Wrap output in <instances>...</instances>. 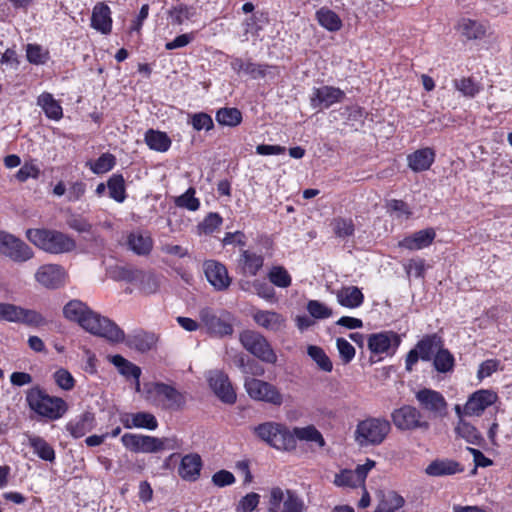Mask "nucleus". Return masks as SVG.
<instances>
[{
    "instance_id": "nucleus-1",
    "label": "nucleus",
    "mask_w": 512,
    "mask_h": 512,
    "mask_svg": "<svg viewBox=\"0 0 512 512\" xmlns=\"http://www.w3.org/2000/svg\"><path fill=\"white\" fill-rule=\"evenodd\" d=\"M64 317L78 323L87 332L105 338L110 343H121L124 331L112 320L93 311L86 303L73 299L63 307Z\"/></svg>"
},
{
    "instance_id": "nucleus-2",
    "label": "nucleus",
    "mask_w": 512,
    "mask_h": 512,
    "mask_svg": "<svg viewBox=\"0 0 512 512\" xmlns=\"http://www.w3.org/2000/svg\"><path fill=\"white\" fill-rule=\"evenodd\" d=\"M26 236L34 245L53 254L70 252L76 246L73 239L58 231L28 229Z\"/></svg>"
},
{
    "instance_id": "nucleus-3",
    "label": "nucleus",
    "mask_w": 512,
    "mask_h": 512,
    "mask_svg": "<svg viewBox=\"0 0 512 512\" xmlns=\"http://www.w3.org/2000/svg\"><path fill=\"white\" fill-rule=\"evenodd\" d=\"M198 317L202 327L213 337L223 338L234 332V318L227 311L218 312L210 307H203L199 310Z\"/></svg>"
},
{
    "instance_id": "nucleus-4",
    "label": "nucleus",
    "mask_w": 512,
    "mask_h": 512,
    "mask_svg": "<svg viewBox=\"0 0 512 512\" xmlns=\"http://www.w3.org/2000/svg\"><path fill=\"white\" fill-rule=\"evenodd\" d=\"M391 430L385 418H367L360 421L355 430V440L360 446L381 444Z\"/></svg>"
},
{
    "instance_id": "nucleus-5",
    "label": "nucleus",
    "mask_w": 512,
    "mask_h": 512,
    "mask_svg": "<svg viewBox=\"0 0 512 512\" xmlns=\"http://www.w3.org/2000/svg\"><path fill=\"white\" fill-rule=\"evenodd\" d=\"M255 434L270 446L288 450L295 447L293 435L283 424L276 422H265L254 428Z\"/></svg>"
},
{
    "instance_id": "nucleus-6",
    "label": "nucleus",
    "mask_w": 512,
    "mask_h": 512,
    "mask_svg": "<svg viewBox=\"0 0 512 512\" xmlns=\"http://www.w3.org/2000/svg\"><path fill=\"white\" fill-rule=\"evenodd\" d=\"M241 345L253 356L264 363L275 364L277 354L268 340L259 332L254 330H243L239 334Z\"/></svg>"
},
{
    "instance_id": "nucleus-7",
    "label": "nucleus",
    "mask_w": 512,
    "mask_h": 512,
    "mask_svg": "<svg viewBox=\"0 0 512 512\" xmlns=\"http://www.w3.org/2000/svg\"><path fill=\"white\" fill-rule=\"evenodd\" d=\"M27 400L36 413L51 420L61 418L67 411V404L63 399L52 397L40 390L31 392Z\"/></svg>"
},
{
    "instance_id": "nucleus-8",
    "label": "nucleus",
    "mask_w": 512,
    "mask_h": 512,
    "mask_svg": "<svg viewBox=\"0 0 512 512\" xmlns=\"http://www.w3.org/2000/svg\"><path fill=\"white\" fill-rule=\"evenodd\" d=\"M268 512H304L305 504L295 491L280 487L270 490Z\"/></svg>"
},
{
    "instance_id": "nucleus-9",
    "label": "nucleus",
    "mask_w": 512,
    "mask_h": 512,
    "mask_svg": "<svg viewBox=\"0 0 512 512\" xmlns=\"http://www.w3.org/2000/svg\"><path fill=\"white\" fill-rule=\"evenodd\" d=\"M244 387L249 397L255 401L269 403L273 406L283 404V395L279 389L264 380L254 377H246Z\"/></svg>"
},
{
    "instance_id": "nucleus-10",
    "label": "nucleus",
    "mask_w": 512,
    "mask_h": 512,
    "mask_svg": "<svg viewBox=\"0 0 512 512\" xmlns=\"http://www.w3.org/2000/svg\"><path fill=\"white\" fill-rule=\"evenodd\" d=\"M0 321L20 323L33 327L46 324V320L41 313L5 302H0Z\"/></svg>"
},
{
    "instance_id": "nucleus-11",
    "label": "nucleus",
    "mask_w": 512,
    "mask_h": 512,
    "mask_svg": "<svg viewBox=\"0 0 512 512\" xmlns=\"http://www.w3.org/2000/svg\"><path fill=\"white\" fill-rule=\"evenodd\" d=\"M0 254L15 263H23L33 257L32 249L13 234L0 230Z\"/></svg>"
},
{
    "instance_id": "nucleus-12",
    "label": "nucleus",
    "mask_w": 512,
    "mask_h": 512,
    "mask_svg": "<svg viewBox=\"0 0 512 512\" xmlns=\"http://www.w3.org/2000/svg\"><path fill=\"white\" fill-rule=\"evenodd\" d=\"M148 393L152 395L155 402L163 408L179 410L186 403V395L175 387L165 383H153Z\"/></svg>"
},
{
    "instance_id": "nucleus-13",
    "label": "nucleus",
    "mask_w": 512,
    "mask_h": 512,
    "mask_svg": "<svg viewBox=\"0 0 512 512\" xmlns=\"http://www.w3.org/2000/svg\"><path fill=\"white\" fill-rule=\"evenodd\" d=\"M392 422L399 430L428 429V422L422 420L421 412L411 405H404L391 413Z\"/></svg>"
},
{
    "instance_id": "nucleus-14",
    "label": "nucleus",
    "mask_w": 512,
    "mask_h": 512,
    "mask_svg": "<svg viewBox=\"0 0 512 512\" xmlns=\"http://www.w3.org/2000/svg\"><path fill=\"white\" fill-rule=\"evenodd\" d=\"M496 399V393L490 390H479L469 397L463 408L456 405L455 412L459 418L463 416H480Z\"/></svg>"
},
{
    "instance_id": "nucleus-15",
    "label": "nucleus",
    "mask_w": 512,
    "mask_h": 512,
    "mask_svg": "<svg viewBox=\"0 0 512 512\" xmlns=\"http://www.w3.org/2000/svg\"><path fill=\"white\" fill-rule=\"evenodd\" d=\"M345 92L340 88L323 85L314 87L310 95V105L313 109L321 111L345 99Z\"/></svg>"
},
{
    "instance_id": "nucleus-16",
    "label": "nucleus",
    "mask_w": 512,
    "mask_h": 512,
    "mask_svg": "<svg viewBox=\"0 0 512 512\" xmlns=\"http://www.w3.org/2000/svg\"><path fill=\"white\" fill-rule=\"evenodd\" d=\"M66 270L58 264L41 265L35 272V280L46 289H58L67 282Z\"/></svg>"
},
{
    "instance_id": "nucleus-17",
    "label": "nucleus",
    "mask_w": 512,
    "mask_h": 512,
    "mask_svg": "<svg viewBox=\"0 0 512 512\" xmlns=\"http://www.w3.org/2000/svg\"><path fill=\"white\" fill-rule=\"evenodd\" d=\"M415 398L422 410L433 417H442L446 413L447 402L444 396L429 388L420 389L415 394Z\"/></svg>"
},
{
    "instance_id": "nucleus-18",
    "label": "nucleus",
    "mask_w": 512,
    "mask_h": 512,
    "mask_svg": "<svg viewBox=\"0 0 512 512\" xmlns=\"http://www.w3.org/2000/svg\"><path fill=\"white\" fill-rule=\"evenodd\" d=\"M401 343L400 336L392 331L371 334L368 338V348L374 354H395Z\"/></svg>"
},
{
    "instance_id": "nucleus-19",
    "label": "nucleus",
    "mask_w": 512,
    "mask_h": 512,
    "mask_svg": "<svg viewBox=\"0 0 512 512\" xmlns=\"http://www.w3.org/2000/svg\"><path fill=\"white\" fill-rule=\"evenodd\" d=\"M208 382L213 392L222 402L235 403L236 393L227 374L219 370L210 371Z\"/></svg>"
},
{
    "instance_id": "nucleus-20",
    "label": "nucleus",
    "mask_w": 512,
    "mask_h": 512,
    "mask_svg": "<svg viewBox=\"0 0 512 512\" xmlns=\"http://www.w3.org/2000/svg\"><path fill=\"white\" fill-rule=\"evenodd\" d=\"M208 282L217 290H225L229 287L231 279L226 267L215 260H207L203 265Z\"/></svg>"
},
{
    "instance_id": "nucleus-21",
    "label": "nucleus",
    "mask_w": 512,
    "mask_h": 512,
    "mask_svg": "<svg viewBox=\"0 0 512 512\" xmlns=\"http://www.w3.org/2000/svg\"><path fill=\"white\" fill-rule=\"evenodd\" d=\"M435 237V230L433 228H426L406 236L398 242V246L410 251L421 250L430 246Z\"/></svg>"
},
{
    "instance_id": "nucleus-22",
    "label": "nucleus",
    "mask_w": 512,
    "mask_h": 512,
    "mask_svg": "<svg viewBox=\"0 0 512 512\" xmlns=\"http://www.w3.org/2000/svg\"><path fill=\"white\" fill-rule=\"evenodd\" d=\"M463 471L459 462L449 458L435 459L425 468V473L431 477L451 476Z\"/></svg>"
},
{
    "instance_id": "nucleus-23",
    "label": "nucleus",
    "mask_w": 512,
    "mask_h": 512,
    "mask_svg": "<svg viewBox=\"0 0 512 512\" xmlns=\"http://www.w3.org/2000/svg\"><path fill=\"white\" fill-rule=\"evenodd\" d=\"M252 318L258 326L273 332L280 331L285 326V319L275 311L256 310Z\"/></svg>"
},
{
    "instance_id": "nucleus-24",
    "label": "nucleus",
    "mask_w": 512,
    "mask_h": 512,
    "mask_svg": "<svg viewBox=\"0 0 512 512\" xmlns=\"http://www.w3.org/2000/svg\"><path fill=\"white\" fill-rule=\"evenodd\" d=\"M121 423L127 429L144 428L155 430L158 427L155 416L148 412L127 413L121 417Z\"/></svg>"
},
{
    "instance_id": "nucleus-25",
    "label": "nucleus",
    "mask_w": 512,
    "mask_h": 512,
    "mask_svg": "<svg viewBox=\"0 0 512 512\" xmlns=\"http://www.w3.org/2000/svg\"><path fill=\"white\" fill-rule=\"evenodd\" d=\"M435 160V152L432 148L425 147L416 150L407 156L408 166L414 172L428 170Z\"/></svg>"
},
{
    "instance_id": "nucleus-26",
    "label": "nucleus",
    "mask_w": 512,
    "mask_h": 512,
    "mask_svg": "<svg viewBox=\"0 0 512 512\" xmlns=\"http://www.w3.org/2000/svg\"><path fill=\"white\" fill-rule=\"evenodd\" d=\"M91 27L102 34H109L111 32V10L106 4L98 3L94 6L91 16Z\"/></svg>"
},
{
    "instance_id": "nucleus-27",
    "label": "nucleus",
    "mask_w": 512,
    "mask_h": 512,
    "mask_svg": "<svg viewBox=\"0 0 512 512\" xmlns=\"http://www.w3.org/2000/svg\"><path fill=\"white\" fill-rule=\"evenodd\" d=\"M141 453H159L166 450L178 449V441L175 437H155L145 435Z\"/></svg>"
},
{
    "instance_id": "nucleus-28",
    "label": "nucleus",
    "mask_w": 512,
    "mask_h": 512,
    "mask_svg": "<svg viewBox=\"0 0 512 512\" xmlns=\"http://www.w3.org/2000/svg\"><path fill=\"white\" fill-rule=\"evenodd\" d=\"M337 302L346 308H357L362 305L364 295L356 286H345L336 292Z\"/></svg>"
},
{
    "instance_id": "nucleus-29",
    "label": "nucleus",
    "mask_w": 512,
    "mask_h": 512,
    "mask_svg": "<svg viewBox=\"0 0 512 512\" xmlns=\"http://www.w3.org/2000/svg\"><path fill=\"white\" fill-rule=\"evenodd\" d=\"M443 341L437 334H430L424 336L416 344V349L420 354V359L423 361H429L432 357L441 349Z\"/></svg>"
},
{
    "instance_id": "nucleus-30",
    "label": "nucleus",
    "mask_w": 512,
    "mask_h": 512,
    "mask_svg": "<svg viewBox=\"0 0 512 512\" xmlns=\"http://www.w3.org/2000/svg\"><path fill=\"white\" fill-rule=\"evenodd\" d=\"M202 461L199 455L189 454L182 458L179 466V475L187 481H195L199 475Z\"/></svg>"
},
{
    "instance_id": "nucleus-31",
    "label": "nucleus",
    "mask_w": 512,
    "mask_h": 512,
    "mask_svg": "<svg viewBox=\"0 0 512 512\" xmlns=\"http://www.w3.org/2000/svg\"><path fill=\"white\" fill-rule=\"evenodd\" d=\"M231 68L237 74L249 75L253 79L264 77L268 66L254 63L252 61H244L239 57L232 58L230 62Z\"/></svg>"
},
{
    "instance_id": "nucleus-32",
    "label": "nucleus",
    "mask_w": 512,
    "mask_h": 512,
    "mask_svg": "<svg viewBox=\"0 0 512 512\" xmlns=\"http://www.w3.org/2000/svg\"><path fill=\"white\" fill-rule=\"evenodd\" d=\"M457 29L467 40L482 39L487 33V27L485 24L468 18L461 19L458 23Z\"/></svg>"
},
{
    "instance_id": "nucleus-33",
    "label": "nucleus",
    "mask_w": 512,
    "mask_h": 512,
    "mask_svg": "<svg viewBox=\"0 0 512 512\" xmlns=\"http://www.w3.org/2000/svg\"><path fill=\"white\" fill-rule=\"evenodd\" d=\"M262 255L243 250L239 259V268L244 275L255 276L263 266Z\"/></svg>"
},
{
    "instance_id": "nucleus-34",
    "label": "nucleus",
    "mask_w": 512,
    "mask_h": 512,
    "mask_svg": "<svg viewBox=\"0 0 512 512\" xmlns=\"http://www.w3.org/2000/svg\"><path fill=\"white\" fill-rule=\"evenodd\" d=\"M95 417L90 412H85L67 424V430L74 438H80L90 432L94 427Z\"/></svg>"
},
{
    "instance_id": "nucleus-35",
    "label": "nucleus",
    "mask_w": 512,
    "mask_h": 512,
    "mask_svg": "<svg viewBox=\"0 0 512 512\" xmlns=\"http://www.w3.org/2000/svg\"><path fill=\"white\" fill-rule=\"evenodd\" d=\"M319 25L330 32H337L342 28V20L333 10L322 7L315 13Z\"/></svg>"
},
{
    "instance_id": "nucleus-36",
    "label": "nucleus",
    "mask_w": 512,
    "mask_h": 512,
    "mask_svg": "<svg viewBox=\"0 0 512 512\" xmlns=\"http://www.w3.org/2000/svg\"><path fill=\"white\" fill-rule=\"evenodd\" d=\"M37 104L42 108L45 115L53 120H59L62 115V107L51 93L44 92L38 96Z\"/></svg>"
},
{
    "instance_id": "nucleus-37",
    "label": "nucleus",
    "mask_w": 512,
    "mask_h": 512,
    "mask_svg": "<svg viewBox=\"0 0 512 512\" xmlns=\"http://www.w3.org/2000/svg\"><path fill=\"white\" fill-rule=\"evenodd\" d=\"M127 243L129 248L138 255H148L153 247L151 237L142 233H131Z\"/></svg>"
},
{
    "instance_id": "nucleus-38",
    "label": "nucleus",
    "mask_w": 512,
    "mask_h": 512,
    "mask_svg": "<svg viewBox=\"0 0 512 512\" xmlns=\"http://www.w3.org/2000/svg\"><path fill=\"white\" fill-rule=\"evenodd\" d=\"M291 434L293 435L294 440L297 438L301 441L314 442L321 448L326 444L320 431L313 425L295 427Z\"/></svg>"
},
{
    "instance_id": "nucleus-39",
    "label": "nucleus",
    "mask_w": 512,
    "mask_h": 512,
    "mask_svg": "<svg viewBox=\"0 0 512 512\" xmlns=\"http://www.w3.org/2000/svg\"><path fill=\"white\" fill-rule=\"evenodd\" d=\"M145 141L151 149L160 152L167 151L171 145L170 138L161 130H147Z\"/></svg>"
},
{
    "instance_id": "nucleus-40",
    "label": "nucleus",
    "mask_w": 512,
    "mask_h": 512,
    "mask_svg": "<svg viewBox=\"0 0 512 512\" xmlns=\"http://www.w3.org/2000/svg\"><path fill=\"white\" fill-rule=\"evenodd\" d=\"M29 445L33 448L34 453L42 460L52 462L55 459V451L46 440L39 436H29Z\"/></svg>"
},
{
    "instance_id": "nucleus-41",
    "label": "nucleus",
    "mask_w": 512,
    "mask_h": 512,
    "mask_svg": "<svg viewBox=\"0 0 512 512\" xmlns=\"http://www.w3.org/2000/svg\"><path fill=\"white\" fill-rule=\"evenodd\" d=\"M216 121L219 125L235 127L242 121V113L234 107H224L217 111Z\"/></svg>"
},
{
    "instance_id": "nucleus-42",
    "label": "nucleus",
    "mask_w": 512,
    "mask_h": 512,
    "mask_svg": "<svg viewBox=\"0 0 512 512\" xmlns=\"http://www.w3.org/2000/svg\"><path fill=\"white\" fill-rule=\"evenodd\" d=\"M110 362L116 366L123 376L132 377V378H140L141 369L137 365L128 361L121 355H113L109 356Z\"/></svg>"
},
{
    "instance_id": "nucleus-43",
    "label": "nucleus",
    "mask_w": 512,
    "mask_h": 512,
    "mask_svg": "<svg viewBox=\"0 0 512 512\" xmlns=\"http://www.w3.org/2000/svg\"><path fill=\"white\" fill-rule=\"evenodd\" d=\"M433 365L439 373L451 372L455 365L454 356L448 349H445L442 346V348L434 355Z\"/></svg>"
},
{
    "instance_id": "nucleus-44",
    "label": "nucleus",
    "mask_w": 512,
    "mask_h": 512,
    "mask_svg": "<svg viewBox=\"0 0 512 512\" xmlns=\"http://www.w3.org/2000/svg\"><path fill=\"white\" fill-rule=\"evenodd\" d=\"M139 289L146 295L156 293L161 284V277L152 272L141 271V276L137 281Z\"/></svg>"
},
{
    "instance_id": "nucleus-45",
    "label": "nucleus",
    "mask_w": 512,
    "mask_h": 512,
    "mask_svg": "<svg viewBox=\"0 0 512 512\" xmlns=\"http://www.w3.org/2000/svg\"><path fill=\"white\" fill-rule=\"evenodd\" d=\"M109 196L115 201L122 203L126 198L125 181L121 174H114L107 182Z\"/></svg>"
},
{
    "instance_id": "nucleus-46",
    "label": "nucleus",
    "mask_w": 512,
    "mask_h": 512,
    "mask_svg": "<svg viewBox=\"0 0 512 512\" xmlns=\"http://www.w3.org/2000/svg\"><path fill=\"white\" fill-rule=\"evenodd\" d=\"M455 430L457 434L468 443L478 445L482 440L480 432L470 423L464 421L462 417L459 418V422Z\"/></svg>"
},
{
    "instance_id": "nucleus-47",
    "label": "nucleus",
    "mask_w": 512,
    "mask_h": 512,
    "mask_svg": "<svg viewBox=\"0 0 512 512\" xmlns=\"http://www.w3.org/2000/svg\"><path fill=\"white\" fill-rule=\"evenodd\" d=\"M115 164V156L110 153H104L96 161H88L86 166H88L94 174H104L112 170Z\"/></svg>"
},
{
    "instance_id": "nucleus-48",
    "label": "nucleus",
    "mask_w": 512,
    "mask_h": 512,
    "mask_svg": "<svg viewBox=\"0 0 512 512\" xmlns=\"http://www.w3.org/2000/svg\"><path fill=\"white\" fill-rule=\"evenodd\" d=\"M307 354L317 364L318 368L324 372H331L333 364L325 351L316 345H309L307 347Z\"/></svg>"
},
{
    "instance_id": "nucleus-49",
    "label": "nucleus",
    "mask_w": 512,
    "mask_h": 512,
    "mask_svg": "<svg viewBox=\"0 0 512 512\" xmlns=\"http://www.w3.org/2000/svg\"><path fill=\"white\" fill-rule=\"evenodd\" d=\"M158 338L153 333L141 332L133 336L130 345L140 352H147L153 349Z\"/></svg>"
},
{
    "instance_id": "nucleus-50",
    "label": "nucleus",
    "mask_w": 512,
    "mask_h": 512,
    "mask_svg": "<svg viewBox=\"0 0 512 512\" xmlns=\"http://www.w3.org/2000/svg\"><path fill=\"white\" fill-rule=\"evenodd\" d=\"M267 20L264 12L257 11L244 19L242 25L244 34L258 35L262 30V23Z\"/></svg>"
},
{
    "instance_id": "nucleus-51",
    "label": "nucleus",
    "mask_w": 512,
    "mask_h": 512,
    "mask_svg": "<svg viewBox=\"0 0 512 512\" xmlns=\"http://www.w3.org/2000/svg\"><path fill=\"white\" fill-rule=\"evenodd\" d=\"M403 505V497L394 491H390L383 497L377 508L383 512H394L400 509Z\"/></svg>"
},
{
    "instance_id": "nucleus-52",
    "label": "nucleus",
    "mask_w": 512,
    "mask_h": 512,
    "mask_svg": "<svg viewBox=\"0 0 512 512\" xmlns=\"http://www.w3.org/2000/svg\"><path fill=\"white\" fill-rule=\"evenodd\" d=\"M268 278L272 284L280 288H287L291 285V276L282 266H274L271 268Z\"/></svg>"
},
{
    "instance_id": "nucleus-53",
    "label": "nucleus",
    "mask_w": 512,
    "mask_h": 512,
    "mask_svg": "<svg viewBox=\"0 0 512 512\" xmlns=\"http://www.w3.org/2000/svg\"><path fill=\"white\" fill-rule=\"evenodd\" d=\"M27 60L34 65L45 64L49 58V52L38 44H27L26 46Z\"/></svg>"
},
{
    "instance_id": "nucleus-54",
    "label": "nucleus",
    "mask_w": 512,
    "mask_h": 512,
    "mask_svg": "<svg viewBox=\"0 0 512 512\" xmlns=\"http://www.w3.org/2000/svg\"><path fill=\"white\" fill-rule=\"evenodd\" d=\"M195 189L190 187L184 194L177 197L175 200V204L178 207L186 208L190 211H196L199 209L200 202L195 197Z\"/></svg>"
},
{
    "instance_id": "nucleus-55",
    "label": "nucleus",
    "mask_w": 512,
    "mask_h": 512,
    "mask_svg": "<svg viewBox=\"0 0 512 512\" xmlns=\"http://www.w3.org/2000/svg\"><path fill=\"white\" fill-rule=\"evenodd\" d=\"M144 436L143 434L125 433L121 437V442L131 452L141 453Z\"/></svg>"
},
{
    "instance_id": "nucleus-56",
    "label": "nucleus",
    "mask_w": 512,
    "mask_h": 512,
    "mask_svg": "<svg viewBox=\"0 0 512 512\" xmlns=\"http://www.w3.org/2000/svg\"><path fill=\"white\" fill-rule=\"evenodd\" d=\"M334 484L338 487H351L355 488L360 486L358 483L355 472L353 470L344 469L335 475Z\"/></svg>"
},
{
    "instance_id": "nucleus-57",
    "label": "nucleus",
    "mask_w": 512,
    "mask_h": 512,
    "mask_svg": "<svg viewBox=\"0 0 512 512\" xmlns=\"http://www.w3.org/2000/svg\"><path fill=\"white\" fill-rule=\"evenodd\" d=\"M195 14V8L185 5L174 7L170 12L172 20L177 24H182L184 21L192 19Z\"/></svg>"
},
{
    "instance_id": "nucleus-58",
    "label": "nucleus",
    "mask_w": 512,
    "mask_h": 512,
    "mask_svg": "<svg viewBox=\"0 0 512 512\" xmlns=\"http://www.w3.org/2000/svg\"><path fill=\"white\" fill-rule=\"evenodd\" d=\"M334 233L341 238L348 237L354 233V224L351 219L337 218L333 221Z\"/></svg>"
},
{
    "instance_id": "nucleus-59",
    "label": "nucleus",
    "mask_w": 512,
    "mask_h": 512,
    "mask_svg": "<svg viewBox=\"0 0 512 512\" xmlns=\"http://www.w3.org/2000/svg\"><path fill=\"white\" fill-rule=\"evenodd\" d=\"M53 378L56 384L63 390H72L75 386V380L72 374L66 369H58L54 374Z\"/></svg>"
},
{
    "instance_id": "nucleus-60",
    "label": "nucleus",
    "mask_w": 512,
    "mask_h": 512,
    "mask_svg": "<svg viewBox=\"0 0 512 512\" xmlns=\"http://www.w3.org/2000/svg\"><path fill=\"white\" fill-rule=\"evenodd\" d=\"M307 310L312 317L317 319L329 318L332 315V310L318 300H310Z\"/></svg>"
},
{
    "instance_id": "nucleus-61",
    "label": "nucleus",
    "mask_w": 512,
    "mask_h": 512,
    "mask_svg": "<svg viewBox=\"0 0 512 512\" xmlns=\"http://www.w3.org/2000/svg\"><path fill=\"white\" fill-rule=\"evenodd\" d=\"M336 347L344 364L350 363L355 357V348L346 339L337 338Z\"/></svg>"
},
{
    "instance_id": "nucleus-62",
    "label": "nucleus",
    "mask_w": 512,
    "mask_h": 512,
    "mask_svg": "<svg viewBox=\"0 0 512 512\" xmlns=\"http://www.w3.org/2000/svg\"><path fill=\"white\" fill-rule=\"evenodd\" d=\"M455 87L464 96L474 97L480 91V87L470 78L455 80Z\"/></svg>"
},
{
    "instance_id": "nucleus-63",
    "label": "nucleus",
    "mask_w": 512,
    "mask_h": 512,
    "mask_svg": "<svg viewBox=\"0 0 512 512\" xmlns=\"http://www.w3.org/2000/svg\"><path fill=\"white\" fill-rule=\"evenodd\" d=\"M222 224V218L218 213H209L199 224V229L205 234H211Z\"/></svg>"
},
{
    "instance_id": "nucleus-64",
    "label": "nucleus",
    "mask_w": 512,
    "mask_h": 512,
    "mask_svg": "<svg viewBox=\"0 0 512 512\" xmlns=\"http://www.w3.org/2000/svg\"><path fill=\"white\" fill-rule=\"evenodd\" d=\"M259 501H260L259 494L255 493V492L248 493L240 500L238 507H237V511L238 512H252L257 508Z\"/></svg>"
}]
</instances>
